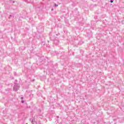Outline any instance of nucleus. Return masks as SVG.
I'll list each match as a JSON object with an SVG mask.
<instances>
[{"label": "nucleus", "instance_id": "nucleus-5", "mask_svg": "<svg viewBox=\"0 0 124 124\" xmlns=\"http://www.w3.org/2000/svg\"><path fill=\"white\" fill-rule=\"evenodd\" d=\"M55 7H58V5L57 4H55Z\"/></svg>", "mask_w": 124, "mask_h": 124}, {"label": "nucleus", "instance_id": "nucleus-2", "mask_svg": "<svg viewBox=\"0 0 124 124\" xmlns=\"http://www.w3.org/2000/svg\"><path fill=\"white\" fill-rule=\"evenodd\" d=\"M30 122H31V123L32 124H36V122H35V119L33 118H31L30 119Z\"/></svg>", "mask_w": 124, "mask_h": 124}, {"label": "nucleus", "instance_id": "nucleus-1", "mask_svg": "<svg viewBox=\"0 0 124 124\" xmlns=\"http://www.w3.org/2000/svg\"><path fill=\"white\" fill-rule=\"evenodd\" d=\"M19 88H20V85H19V84L16 83L13 87V90L17 91L19 90Z\"/></svg>", "mask_w": 124, "mask_h": 124}, {"label": "nucleus", "instance_id": "nucleus-3", "mask_svg": "<svg viewBox=\"0 0 124 124\" xmlns=\"http://www.w3.org/2000/svg\"><path fill=\"white\" fill-rule=\"evenodd\" d=\"M62 124V119H60V121L57 120V122H56V124Z\"/></svg>", "mask_w": 124, "mask_h": 124}, {"label": "nucleus", "instance_id": "nucleus-11", "mask_svg": "<svg viewBox=\"0 0 124 124\" xmlns=\"http://www.w3.org/2000/svg\"><path fill=\"white\" fill-rule=\"evenodd\" d=\"M14 3V2H15L14 1H13V2Z\"/></svg>", "mask_w": 124, "mask_h": 124}, {"label": "nucleus", "instance_id": "nucleus-7", "mask_svg": "<svg viewBox=\"0 0 124 124\" xmlns=\"http://www.w3.org/2000/svg\"><path fill=\"white\" fill-rule=\"evenodd\" d=\"M20 98H21V100H23L24 99V97H21Z\"/></svg>", "mask_w": 124, "mask_h": 124}, {"label": "nucleus", "instance_id": "nucleus-9", "mask_svg": "<svg viewBox=\"0 0 124 124\" xmlns=\"http://www.w3.org/2000/svg\"><path fill=\"white\" fill-rule=\"evenodd\" d=\"M110 2L112 3L113 2V0H111Z\"/></svg>", "mask_w": 124, "mask_h": 124}, {"label": "nucleus", "instance_id": "nucleus-4", "mask_svg": "<svg viewBox=\"0 0 124 124\" xmlns=\"http://www.w3.org/2000/svg\"><path fill=\"white\" fill-rule=\"evenodd\" d=\"M38 118H39L40 119H42V118H43V116L40 115V116H38Z\"/></svg>", "mask_w": 124, "mask_h": 124}, {"label": "nucleus", "instance_id": "nucleus-8", "mask_svg": "<svg viewBox=\"0 0 124 124\" xmlns=\"http://www.w3.org/2000/svg\"><path fill=\"white\" fill-rule=\"evenodd\" d=\"M21 102H22V103H24V102H25V101L22 100V101H21Z\"/></svg>", "mask_w": 124, "mask_h": 124}, {"label": "nucleus", "instance_id": "nucleus-6", "mask_svg": "<svg viewBox=\"0 0 124 124\" xmlns=\"http://www.w3.org/2000/svg\"><path fill=\"white\" fill-rule=\"evenodd\" d=\"M12 15H10L9 17V18L10 19V18H11V17H12Z\"/></svg>", "mask_w": 124, "mask_h": 124}, {"label": "nucleus", "instance_id": "nucleus-12", "mask_svg": "<svg viewBox=\"0 0 124 124\" xmlns=\"http://www.w3.org/2000/svg\"><path fill=\"white\" fill-rule=\"evenodd\" d=\"M57 118H59V116H57Z\"/></svg>", "mask_w": 124, "mask_h": 124}, {"label": "nucleus", "instance_id": "nucleus-10", "mask_svg": "<svg viewBox=\"0 0 124 124\" xmlns=\"http://www.w3.org/2000/svg\"><path fill=\"white\" fill-rule=\"evenodd\" d=\"M54 11V9L52 8L51 9V11Z\"/></svg>", "mask_w": 124, "mask_h": 124}]
</instances>
